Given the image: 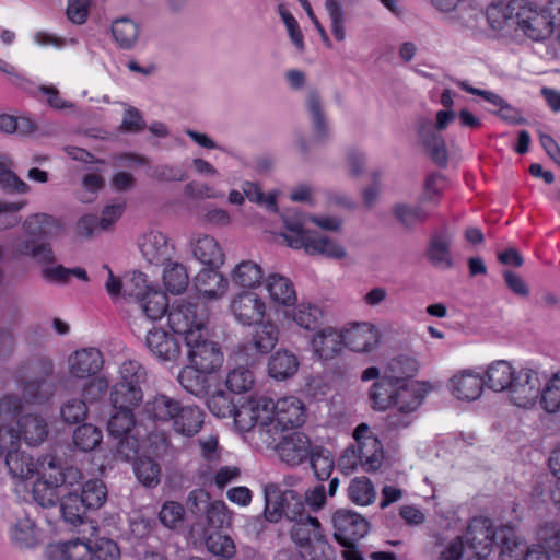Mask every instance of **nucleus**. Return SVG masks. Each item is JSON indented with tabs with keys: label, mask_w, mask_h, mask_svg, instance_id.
Segmentation results:
<instances>
[{
	"label": "nucleus",
	"mask_w": 560,
	"mask_h": 560,
	"mask_svg": "<svg viewBox=\"0 0 560 560\" xmlns=\"http://www.w3.org/2000/svg\"><path fill=\"white\" fill-rule=\"evenodd\" d=\"M483 378L471 371H463L450 381L452 394L460 400H476L482 393Z\"/></svg>",
	"instance_id": "obj_28"
},
{
	"label": "nucleus",
	"mask_w": 560,
	"mask_h": 560,
	"mask_svg": "<svg viewBox=\"0 0 560 560\" xmlns=\"http://www.w3.org/2000/svg\"><path fill=\"white\" fill-rule=\"evenodd\" d=\"M39 376L23 382V398L31 404H44L55 394L56 385L51 378L54 362L47 358L37 361Z\"/></svg>",
	"instance_id": "obj_15"
},
{
	"label": "nucleus",
	"mask_w": 560,
	"mask_h": 560,
	"mask_svg": "<svg viewBox=\"0 0 560 560\" xmlns=\"http://www.w3.org/2000/svg\"><path fill=\"white\" fill-rule=\"evenodd\" d=\"M23 409L22 399L15 394H8L0 399V458L9 446L19 445L21 439L28 445L43 443L48 435L45 419L37 415L21 417L15 429L12 423Z\"/></svg>",
	"instance_id": "obj_1"
},
{
	"label": "nucleus",
	"mask_w": 560,
	"mask_h": 560,
	"mask_svg": "<svg viewBox=\"0 0 560 560\" xmlns=\"http://www.w3.org/2000/svg\"><path fill=\"white\" fill-rule=\"evenodd\" d=\"M342 335L332 327L318 330L312 338V348L315 354L322 360L335 358L343 347Z\"/></svg>",
	"instance_id": "obj_29"
},
{
	"label": "nucleus",
	"mask_w": 560,
	"mask_h": 560,
	"mask_svg": "<svg viewBox=\"0 0 560 560\" xmlns=\"http://www.w3.org/2000/svg\"><path fill=\"white\" fill-rule=\"evenodd\" d=\"M541 382L536 371L522 368L516 371L508 392L511 401L521 408H532L540 395Z\"/></svg>",
	"instance_id": "obj_14"
},
{
	"label": "nucleus",
	"mask_w": 560,
	"mask_h": 560,
	"mask_svg": "<svg viewBox=\"0 0 560 560\" xmlns=\"http://www.w3.org/2000/svg\"><path fill=\"white\" fill-rule=\"evenodd\" d=\"M205 268L195 278V287L199 293L210 299L221 298L228 289V280L217 270Z\"/></svg>",
	"instance_id": "obj_31"
},
{
	"label": "nucleus",
	"mask_w": 560,
	"mask_h": 560,
	"mask_svg": "<svg viewBox=\"0 0 560 560\" xmlns=\"http://www.w3.org/2000/svg\"><path fill=\"white\" fill-rule=\"evenodd\" d=\"M288 233L283 234L287 244L295 249L304 248L307 254L323 255L340 259L346 256V249L329 236L305 230L299 222L285 221Z\"/></svg>",
	"instance_id": "obj_6"
},
{
	"label": "nucleus",
	"mask_w": 560,
	"mask_h": 560,
	"mask_svg": "<svg viewBox=\"0 0 560 560\" xmlns=\"http://www.w3.org/2000/svg\"><path fill=\"white\" fill-rule=\"evenodd\" d=\"M291 522L293 525L290 529V537L300 548V551L310 547V544L315 540V536L324 535L320 523L315 516L306 515Z\"/></svg>",
	"instance_id": "obj_32"
},
{
	"label": "nucleus",
	"mask_w": 560,
	"mask_h": 560,
	"mask_svg": "<svg viewBox=\"0 0 560 560\" xmlns=\"http://www.w3.org/2000/svg\"><path fill=\"white\" fill-rule=\"evenodd\" d=\"M355 445V452L361 458V467L366 472L376 471L383 464L384 451L381 441L375 438H365Z\"/></svg>",
	"instance_id": "obj_35"
},
{
	"label": "nucleus",
	"mask_w": 560,
	"mask_h": 560,
	"mask_svg": "<svg viewBox=\"0 0 560 560\" xmlns=\"http://www.w3.org/2000/svg\"><path fill=\"white\" fill-rule=\"evenodd\" d=\"M261 278V267L252 260L241 261L232 272V281L244 288H254L260 283Z\"/></svg>",
	"instance_id": "obj_48"
},
{
	"label": "nucleus",
	"mask_w": 560,
	"mask_h": 560,
	"mask_svg": "<svg viewBox=\"0 0 560 560\" xmlns=\"http://www.w3.org/2000/svg\"><path fill=\"white\" fill-rule=\"evenodd\" d=\"M271 398L259 396L249 398L241 404L235 405L233 419L237 428L242 431L254 430L260 436L271 431Z\"/></svg>",
	"instance_id": "obj_7"
},
{
	"label": "nucleus",
	"mask_w": 560,
	"mask_h": 560,
	"mask_svg": "<svg viewBox=\"0 0 560 560\" xmlns=\"http://www.w3.org/2000/svg\"><path fill=\"white\" fill-rule=\"evenodd\" d=\"M300 553L305 560H335L336 558L335 551L327 542L325 535L315 536V540L310 544V547L303 548Z\"/></svg>",
	"instance_id": "obj_62"
},
{
	"label": "nucleus",
	"mask_w": 560,
	"mask_h": 560,
	"mask_svg": "<svg viewBox=\"0 0 560 560\" xmlns=\"http://www.w3.org/2000/svg\"><path fill=\"white\" fill-rule=\"evenodd\" d=\"M143 315L155 322L163 317L168 307V300L164 292L155 289L147 294V296L138 303Z\"/></svg>",
	"instance_id": "obj_47"
},
{
	"label": "nucleus",
	"mask_w": 560,
	"mask_h": 560,
	"mask_svg": "<svg viewBox=\"0 0 560 560\" xmlns=\"http://www.w3.org/2000/svg\"><path fill=\"white\" fill-rule=\"evenodd\" d=\"M185 345L190 365L199 371L214 373L222 365L223 353L217 342L207 338L206 331L190 332Z\"/></svg>",
	"instance_id": "obj_9"
},
{
	"label": "nucleus",
	"mask_w": 560,
	"mask_h": 560,
	"mask_svg": "<svg viewBox=\"0 0 560 560\" xmlns=\"http://www.w3.org/2000/svg\"><path fill=\"white\" fill-rule=\"evenodd\" d=\"M109 399L114 408H128L132 410L142 401L143 392L141 386L116 382L112 388Z\"/></svg>",
	"instance_id": "obj_41"
},
{
	"label": "nucleus",
	"mask_w": 560,
	"mask_h": 560,
	"mask_svg": "<svg viewBox=\"0 0 560 560\" xmlns=\"http://www.w3.org/2000/svg\"><path fill=\"white\" fill-rule=\"evenodd\" d=\"M347 491L349 500L357 505H370L376 499L374 485L365 476L353 478Z\"/></svg>",
	"instance_id": "obj_45"
},
{
	"label": "nucleus",
	"mask_w": 560,
	"mask_h": 560,
	"mask_svg": "<svg viewBox=\"0 0 560 560\" xmlns=\"http://www.w3.org/2000/svg\"><path fill=\"white\" fill-rule=\"evenodd\" d=\"M396 386L397 383L385 375L376 381L369 393L372 407L375 410H386L393 407Z\"/></svg>",
	"instance_id": "obj_43"
},
{
	"label": "nucleus",
	"mask_w": 560,
	"mask_h": 560,
	"mask_svg": "<svg viewBox=\"0 0 560 560\" xmlns=\"http://www.w3.org/2000/svg\"><path fill=\"white\" fill-rule=\"evenodd\" d=\"M212 374L211 372L199 371L197 366L187 365L179 372L177 380L186 392L196 397H203L211 388Z\"/></svg>",
	"instance_id": "obj_30"
},
{
	"label": "nucleus",
	"mask_w": 560,
	"mask_h": 560,
	"mask_svg": "<svg viewBox=\"0 0 560 560\" xmlns=\"http://www.w3.org/2000/svg\"><path fill=\"white\" fill-rule=\"evenodd\" d=\"M393 213L405 228L410 230L429 218L428 211L421 205L397 203L393 208Z\"/></svg>",
	"instance_id": "obj_52"
},
{
	"label": "nucleus",
	"mask_w": 560,
	"mask_h": 560,
	"mask_svg": "<svg viewBox=\"0 0 560 560\" xmlns=\"http://www.w3.org/2000/svg\"><path fill=\"white\" fill-rule=\"evenodd\" d=\"M203 423V412L195 406H180L173 420V428L177 433L191 436L199 432Z\"/></svg>",
	"instance_id": "obj_38"
},
{
	"label": "nucleus",
	"mask_w": 560,
	"mask_h": 560,
	"mask_svg": "<svg viewBox=\"0 0 560 560\" xmlns=\"http://www.w3.org/2000/svg\"><path fill=\"white\" fill-rule=\"evenodd\" d=\"M299 370V360L289 350H278L269 359L268 373L278 381L292 377Z\"/></svg>",
	"instance_id": "obj_34"
},
{
	"label": "nucleus",
	"mask_w": 560,
	"mask_h": 560,
	"mask_svg": "<svg viewBox=\"0 0 560 560\" xmlns=\"http://www.w3.org/2000/svg\"><path fill=\"white\" fill-rule=\"evenodd\" d=\"M168 325L177 335H184V340L190 332L206 331V310L197 302L184 299L175 301L167 313Z\"/></svg>",
	"instance_id": "obj_8"
},
{
	"label": "nucleus",
	"mask_w": 560,
	"mask_h": 560,
	"mask_svg": "<svg viewBox=\"0 0 560 560\" xmlns=\"http://www.w3.org/2000/svg\"><path fill=\"white\" fill-rule=\"evenodd\" d=\"M93 560H120L121 552L118 544L107 537L91 540Z\"/></svg>",
	"instance_id": "obj_63"
},
{
	"label": "nucleus",
	"mask_w": 560,
	"mask_h": 560,
	"mask_svg": "<svg viewBox=\"0 0 560 560\" xmlns=\"http://www.w3.org/2000/svg\"><path fill=\"white\" fill-rule=\"evenodd\" d=\"M266 290L270 300L277 305H292L296 301V292L292 281L279 273H272L266 279Z\"/></svg>",
	"instance_id": "obj_33"
},
{
	"label": "nucleus",
	"mask_w": 560,
	"mask_h": 560,
	"mask_svg": "<svg viewBox=\"0 0 560 560\" xmlns=\"http://www.w3.org/2000/svg\"><path fill=\"white\" fill-rule=\"evenodd\" d=\"M255 328L249 339L242 345V351L247 357L269 353L279 340V328L272 320H261L254 324Z\"/></svg>",
	"instance_id": "obj_20"
},
{
	"label": "nucleus",
	"mask_w": 560,
	"mask_h": 560,
	"mask_svg": "<svg viewBox=\"0 0 560 560\" xmlns=\"http://www.w3.org/2000/svg\"><path fill=\"white\" fill-rule=\"evenodd\" d=\"M264 515L268 522L277 523L283 516L292 521L308 515L303 495L294 489H282L280 485L268 483L264 487Z\"/></svg>",
	"instance_id": "obj_5"
},
{
	"label": "nucleus",
	"mask_w": 560,
	"mask_h": 560,
	"mask_svg": "<svg viewBox=\"0 0 560 560\" xmlns=\"http://www.w3.org/2000/svg\"><path fill=\"white\" fill-rule=\"evenodd\" d=\"M325 9L328 13L331 33L338 42L346 39L345 11L340 0H326Z\"/></svg>",
	"instance_id": "obj_61"
},
{
	"label": "nucleus",
	"mask_w": 560,
	"mask_h": 560,
	"mask_svg": "<svg viewBox=\"0 0 560 560\" xmlns=\"http://www.w3.org/2000/svg\"><path fill=\"white\" fill-rule=\"evenodd\" d=\"M230 310L237 323L252 326L264 319L266 304L257 293L247 291L232 299Z\"/></svg>",
	"instance_id": "obj_18"
},
{
	"label": "nucleus",
	"mask_w": 560,
	"mask_h": 560,
	"mask_svg": "<svg viewBox=\"0 0 560 560\" xmlns=\"http://www.w3.org/2000/svg\"><path fill=\"white\" fill-rule=\"evenodd\" d=\"M205 546L212 556L221 560H230L236 555L234 540L221 533H213L206 537Z\"/></svg>",
	"instance_id": "obj_51"
},
{
	"label": "nucleus",
	"mask_w": 560,
	"mask_h": 560,
	"mask_svg": "<svg viewBox=\"0 0 560 560\" xmlns=\"http://www.w3.org/2000/svg\"><path fill=\"white\" fill-rule=\"evenodd\" d=\"M115 410L108 420L107 429L112 436L121 438L130 433L135 427V415L128 408H115Z\"/></svg>",
	"instance_id": "obj_54"
},
{
	"label": "nucleus",
	"mask_w": 560,
	"mask_h": 560,
	"mask_svg": "<svg viewBox=\"0 0 560 560\" xmlns=\"http://www.w3.org/2000/svg\"><path fill=\"white\" fill-rule=\"evenodd\" d=\"M196 259L206 266L219 268L224 261V253L219 243L209 235L197 238L192 246Z\"/></svg>",
	"instance_id": "obj_36"
},
{
	"label": "nucleus",
	"mask_w": 560,
	"mask_h": 560,
	"mask_svg": "<svg viewBox=\"0 0 560 560\" xmlns=\"http://www.w3.org/2000/svg\"><path fill=\"white\" fill-rule=\"evenodd\" d=\"M182 404L173 397L164 394H158L148 399L143 406V415L154 422H173Z\"/></svg>",
	"instance_id": "obj_26"
},
{
	"label": "nucleus",
	"mask_w": 560,
	"mask_h": 560,
	"mask_svg": "<svg viewBox=\"0 0 560 560\" xmlns=\"http://www.w3.org/2000/svg\"><path fill=\"white\" fill-rule=\"evenodd\" d=\"M135 474L145 487H155L160 483L161 468L150 457L138 458L135 464Z\"/></svg>",
	"instance_id": "obj_57"
},
{
	"label": "nucleus",
	"mask_w": 560,
	"mask_h": 560,
	"mask_svg": "<svg viewBox=\"0 0 560 560\" xmlns=\"http://www.w3.org/2000/svg\"><path fill=\"white\" fill-rule=\"evenodd\" d=\"M42 478L46 479L51 487H66L68 491L81 490L83 486V474L78 467L63 466L54 454H46L42 457Z\"/></svg>",
	"instance_id": "obj_12"
},
{
	"label": "nucleus",
	"mask_w": 560,
	"mask_h": 560,
	"mask_svg": "<svg viewBox=\"0 0 560 560\" xmlns=\"http://www.w3.org/2000/svg\"><path fill=\"white\" fill-rule=\"evenodd\" d=\"M163 281L168 292L180 294L189 283V276L182 264L174 262L164 270Z\"/></svg>",
	"instance_id": "obj_53"
},
{
	"label": "nucleus",
	"mask_w": 560,
	"mask_h": 560,
	"mask_svg": "<svg viewBox=\"0 0 560 560\" xmlns=\"http://www.w3.org/2000/svg\"><path fill=\"white\" fill-rule=\"evenodd\" d=\"M102 438V431L98 428L83 424L73 432V444L80 451L90 452L101 443Z\"/></svg>",
	"instance_id": "obj_56"
},
{
	"label": "nucleus",
	"mask_w": 560,
	"mask_h": 560,
	"mask_svg": "<svg viewBox=\"0 0 560 560\" xmlns=\"http://www.w3.org/2000/svg\"><path fill=\"white\" fill-rule=\"evenodd\" d=\"M418 371V362L409 355H397L393 358L385 370V376L395 383H409Z\"/></svg>",
	"instance_id": "obj_44"
},
{
	"label": "nucleus",
	"mask_w": 560,
	"mask_h": 560,
	"mask_svg": "<svg viewBox=\"0 0 560 560\" xmlns=\"http://www.w3.org/2000/svg\"><path fill=\"white\" fill-rule=\"evenodd\" d=\"M343 346L355 352L370 351L378 341L377 331L369 323L353 324L341 331Z\"/></svg>",
	"instance_id": "obj_25"
},
{
	"label": "nucleus",
	"mask_w": 560,
	"mask_h": 560,
	"mask_svg": "<svg viewBox=\"0 0 560 560\" xmlns=\"http://www.w3.org/2000/svg\"><path fill=\"white\" fill-rule=\"evenodd\" d=\"M60 552L63 560H93L91 540H69L60 545Z\"/></svg>",
	"instance_id": "obj_64"
},
{
	"label": "nucleus",
	"mask_w": 560,
	"mask_h": 560,
	"mask_svg": "<svg viewBox=\"0 0 560 560\" xmlns=\"http://www.w3.org/2000/svg\"><path fill=\"white\" fill-rule=\"evenodd\" d=\"M10 539L20 549L35 547L37 544L35 523L26 516L19 518L10 529Z\"/></svg>",
	"instance_id": "obj_46"
},
{
	"label": "nucleus",
	"mask_w": 560,
	"mask_h": 560,
	"mask_svg": "<svg viewBox=\"0 0 560 560\" xmlns=\"http://www.w3.org/2000/svg\"><path fill=\"white\" fill-rule=\"evenodd\" d=\"M539 398L547 412L553 413L560 409V372L552 375L544 389L540 388Z\"/></svg>",
	"instance_id": "obj_58"
},
{
	"label": "nucleus",
	"mask_w": 560,
	"mask_h": 560,
	"mask_svg": "<svg viewBox=\"0 0 560 560\" xmlns=\"http://www.w3.org/2000/svg\"><path fill=\"white\" fill-rule=\"evenodd\" d=\"M139 247L145 260L155 266L164 265L168 261L174 250L167 236L159 231L145 233L139 243Z\"/></svg>",
	"instance_id": "obj_23"
},
{
	"label": "nucleus",
	"mask_w": 560,
	"mask_h": 560,
	"mask_svg": "<svg viewBox=\"0 0 560 560\" xmlns=\"http://www.w3.org/2000/svg\"><path fill=\"white\" fill-rule=\"evenodd\" d=\"M310 438L301 431H289L283 433L275 450L281 459L291 467L303 464L313 450Z\"/></svg>",
	"instance_id": "obj_17"
},
{
	"label": "nucleus",
	"mask_w": 560,
	"mask_h": 560,
	"mask_svg": "<svg viewBox=\"0 0 560 560\" xmlns=\"http://www.w3.org/2000/svg\"><path fill=\"white\" fill-rule=\"evenodd\" d=\"M322 310L314 304L301 303L293 313V320L302 328L313 330L322 319Z\"/></svg>",
	"instance_id": "obj_59"
},
{
	"label": "nucleus",
	"mask_w": 560,
	"mask_h": 560,
	"mask_svg": "<svg viewBox=\"0 0 560 560\" xmlns=\"http://www.w3.org/2000/svg\"><path fill=\"white\" fill-rule=\"evenodd\" d=\"M61 222L47 213H34L23 221L22 230L26 236L47 241V238L58 235L61 231Z\"/></svg>",
	"instance_id": "obj_27"
},
{
	"label": "nucleus",
	"mask_w": 560,
	"mask_h": 560,
	"mask_svg": "<svg viewBox=\"0 0 560 560\" xmlns=\"http://www.w3.org/2000/svg\"><path fill=\"white\" fill-rule=\"evenodd\" d=\"M553 22L552 15L549 14V5L539 9L532 5H523L514 16V24L527 37L536 42L544 40L552 34Z\"/></svg>",
	"instance_id": "obj_10"
},
{
	"label": "nucleus",
	"mask_w": 560,
	"mask_h": 560,
	"mask_svg": "<svg viewBox=\"0 0 560 560\" xmlns=\"http://www.w3.org/2000/svg\"><path fill=\"white\" fill-rule=\"evenodd\" d=\"M306 105L311 116L313 140L314 142L322 143L327 140L329 129L319 94L316 91H311L308 93Z\"/></svg>",
	"instance_id": "obj_37"
},
{
	"label": "nucleus",
	"mask_w": 560,
	"mask_h": 560,
	"mask_svg": "<svg viewBox=\"0 0 560 560\" xmlns=\"http://www.w3.org/2000/svg\"><path fill=\"white\" fill-rule=\"evenodd\" d=\"M4 452H7L4 463L13 480L23 482L36 475L42 476V457L35 460L31 454L21 450L19 445L9 446Z\"/></svg>",
	"instance_id": "obj_19"
},
{
	"label": "nucleus",
	"mask_w": 560,
	"mask_h": 560,
	"mask_svg": "<svg viewBox=\"0 0 560 560\" xmlns=\"http://www.w3.org/2000/svg\"><path fill=\"white\" fill-rule=\"evenodd\" d=\"M0 187L7 194H27L30 186L12 170L7 156H0Z\"/></svg>",
	"instance_id": "obj_50"
},
{
	"label": "nucleus",
	"mask_w": 560,
	"mask_h": 560,
	"mask_svg": "<svg viewBox=\"0 0 560 560\" xmlns=\"http://www.w3.org/2000/svg\"><path fill=\"white\" fill-rule=\"evenodd\" d=\"M468 541L471 544V552L482 559L483 551L497 539L499 547V560H521L526 549V541L520 537L514 526L506 524L495 529L490 526L472 527ZM470 549L466 552L469 555Z\"/></svg>",
	"instance_id": "obj_2"
},
{
	"label": "nucleus",
	"mask_w": 560,
	"mask_h": 560,
	"mask_svg": "<svg viewBox=\"0 0 560 560\" xmlns=\"http://www.w3.org/2000/svg\"><path fill=\"white\" fill-rule=\"evenodd\" d=\"M452 243L453 234L447 229L444 228L440 231L434 232L431 235L430 243L427 249V257L429 261L438 268H452Z\"/></svg>",
	"instance_id": "obj_24"
},
{
	"label": "nucleus",
	"mask_w": 560,
	"mask_h": 560,
	"mask_svg": "<svg viewBox=\"0 0 560 560\" xmlns=\"http://www.w3.org/2000/svg\"><path fill=\"white\" fill-rule=\"evenodd\" d=\"M150 353L162 362H176L182 357L180 341L163 329H151L145 337Z\"/></svg>",
	"instance_id": "obj_21"
},
{
	"label": "nucleus",
	"mask_w": 560,
	"mask_h": 560,
	"mask_svg": "<svg viewBox=\"0 0 560 560\" xmlns=\"http://www.w3.org/2000/svg\"><path fill=\"white\" fill-rule=\"evenodd\" d=\"M456 116L454 110H439L435 122L425 117L417 119L418 142L439 166H445L448 159L446 143L441 132L455 120Z\"/></svg>",
	"instance_id": "obj_4"
},
{
	"label": "nucleus",
	"mask_w": 560,
	"mask_h": 560,
	"mask_svg": "<svg viewBox=\"0 0 560 560\" xmlns=\"http://www.w3.org/2000/svg\"><path fill=\"white\" fill-rule=\"evenodd\" d=\"M104 364L103 354L96 348H83L68 358V370L75 378H88L97 374Z\"/></svg>",
	"instance_id": "obj_22"
},
{
	"label": "nucleus",
	"mask_w": 560,
	"mask_h": 560,
	"mask_svg": "<svg viewBox=\"0 0 560 560\" xmlns=\"http://www.w3.org/2000/svg\"><path fill=\"white\" fill-rule=\"evenodd\" d=\"M112 35L117 46L125 50L135 48L139 39V25L129 18H119L112 23Z\"/></svg>",
	"instance_id": "obj_39"
},
{
	"label": "nucleus",
	"mask_w": 560,
	"mask_h": 560,
	"mask_svg": "<svg viewBox=\"0 0 560 560\" xmlns=\"http://www.w3.org/2000/svg\"><path fill=\"white\" fill-rule=\"evenodd\" d=\"M9 250L14 259H31L40 266L52 265L56 261V256L49 242L26 236L25 234L15 237Z\"/></svg>",
	"instance_id": "obj_16"
},
{
	"label": "nucleus",
	"mask_w": 560,
	"mask_h": 560,
	"mask_svg": "<svg viewBox=\"0 0 560 560\" xmlns=\"http://www.w3.org/2000/svg\"><path fill=\"white\" fill-rule=\"evenodd\" d=\"M334 536L336 540L345 546L351 547L364 537L369 532L368 521L359 513L340 509L332 515Z\"/></svg>",
	"instance_id": "obj_13"
},
{
	"label": "nucleus",
	"mask_w": 560,
	"mask_h": 560,
	"mask_svg": "<svg viewBox=\"0 0 560 560\" xmlns=\"http://www.w3.org/2000/svg\"><path fill=\"white\" fill-rule=\"evenodd\" d=\"M271 430L282 432L300 428L306 420V409L303 401L294 396L282 397L276 402L271 399Z\"/></svg>",
	"instance_id": "obj_11"
},
{
	"label": "nucleus",
	"mask_w": 560,
	"mask_h": 560,
	"mask_svg": "<svg viewBox=\"0 0 560 560\" xmlns=\"http://www.w3.org/2000/svg\"><path fill=\"white\" fill-rule=\"evenodd\" d=\"M515 369L504 360L491 363L486 372L485 384L494 392L508 390L515 375Z\"/></svg>",
	"instance_id": "obj_40"
},
{
	"label": "nucleus",
	"mask_w": 560,
	"mask_h": 560,
	"mask_svg": "<svg viewBox=\"0 0 560 560\" xmlns=\"http://www.w3.org/2000/svg\"><path fill=\"white\" fill-rule=\"evenodd\" d=\"M307 459L318 480L324 481L329 479L335 468V460L330 451L323 446H314Z\"/></svg>",
	"instance_id": "obj_49"
},
{
	"label": "nucleus",
	"mask_w": 560,
	"mask_h": 560,
	"mask_svg": "<svg viewBox=\"0 0 560 560\" xmlns=\"http://www.w3.org/2000/svg\"><path fill=\"white\" fill-rule=\"evenodd\" d=\"M107 499V489L100 479H90L81 490L68 491L62 495L60 511L65 522L77 527L88 520L90 510L100 509Z\"/></svg>",
	"instance_id": "obj_3"
},
{
	"label": "nucleus",
	"mask_w": 560,
	"mask_h": 560,
	"mask_svg": "<svg viewBox=\"0 0 560 560\" xmlns=\"http://www.w3.org/2000/svg\"><path fill=\"white\" fill-rule=\"evenodd\" d=\"M424 395L419 384L409 383H397L393 407L401 408L413 412L421 404Z\"/></svg>",
	"instance_id": "obj_42"
},
{
	"label": "nucleus",
	"mask_w": 560,
	"mask_h": 560,
	"mask_svg": "<svg viewBox=\"0 0 560 560\" xmlns=\"http://www.w3.org/2000/svg\"><path fill=\"white\" fill-rule=\"evenodd\" d=\"M156 288L149 284L147 276L140 271H133L124 282V295L133 298L137 303L142 301L147 294Z\"/></svg>",
	"instance_id": "obj_55"
},
{
	"label": "nucleus",
	"mask_w": 560,
	"mask_h": 560,
	"mask_svg": "<svg viewBox=\"0 0 560 560\" xmlns=\"http://www.w3.org/2000/svg\"><path fill=\"white\" fill-rule=\"evenodd\" d=\"M254 383L255 378L253 372L244 366L232 370L225 381L228 388L235 394L250 390Z\"/></svg>",
	"instance_id": "obj_60"
}]
</instances>
